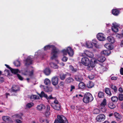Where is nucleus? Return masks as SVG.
<instances>
[{
  "label": "nucleus",
  "instance_id": "obj_19",
  "mask_svg": "<svg viewBox=\"0 0 123 123\" xmlns=\"http://www.w3.org/2000/svg\"><path fill=\"white\" fill-rule=\"evenodd\" d=\"M101 54L104 55L108 56L111 53V51L110 50H106L103 51L101 52Z\"/></svg>",
  "mask_w": 123,
  "mask_h": 123
},
{
  "label": "nucleus",
  "instance_id": "obj_48",
  "mask_svg": "<svg viewBox=\"0 0 123 123\" xmlns=\"http://www.w3.org/2000/svg\"><path fill=\"white\" fill-rule=\"evenodd\" d=\"M68 59V58L67 57L64 56L62 58V60L63 62H66L67 61Z\"/></svg>",
  "mask_w": 123,
  "mask_h": 123
},
{
  "label": "nucleus",
  "instance_id": "obj_40",
  "mask_svg": "<svg viewBox=\"0 0 123 123\" xmlns=\"http://www.w3.org/2000/svg\"><path fill=\"white\" fill-rule=\"evenodd\" d=\"M30 98L31 99H39V97L38 96L36 95H32L31 96Z\"/></svg>",
  "mask_w": 123,
  "mask_h": 123
},
{
  "label": "nucleus",
  "instance_id": "obj_59",
  "mask_svg": "<svg viewBox=\"0 0 123 123\" xmlns=\"http://www.w3.org/2000/svg\"><path fill=\"white\" fill-rule=\"evenodd\" d=\"M117 77H116L113 76L111 78V80H116L117 79Z\"/></svg>",
  "mask_w": 123,
  "mask_h": 123
},
{
  "label": "nucleus",
  "instance_id": "obj_44",
  "mask_svg": "<svg viewBox=\"0 0 123 123\" xmlns=\"http://www.w3.org/2000/svg\"><path fill=\"white\" fill-rule=\"evenodd\" d=\"M44 114L46 117H48L50 115V112L48 110L45 111Z\"/></svg>",
  "mask_w": 123,
  "mask_h": 123
},
{
  "label": "nucleus",
  "instance_id": "obj_20",
  "mask_svg": "<svg viewBox=\"0 0 123 123\" xmlns=\"http://www.w3.org/2000/svg\"><path fill=\"white\" fill-rule=\"evenodd\" d=\"M74 80V79L71 77L68 78L65 80L66 82L68 83H70L73 82Z\"/></svg>",
  "mask_w": 123,
  "mask_h": 123
},
{
  "label": "nucleus",
  "instance_id": "obj_17",
  "mask_svg": "<svg viewBox=\"0 0 123 123\" xmlns=\"http://www.w3.org/2000/svg\"><path fill=\"white\" fill-rule=\"evenodd\" d=\"M59 52L60 51L59 49L56 48V47L54 46V59L58 57V55Z\"/></svg>",
  "mask_w": 123,
  "mask_h": 123
},
{
  "label": "nucleus",
  "instance_id": "obj_15",
  "mask_svg": "<svg viewBox=\"0 0 123 123\" xmlns=\"http://www.w3.org/2000/svg\"><path fill=\"white\" fill-rule=\"evenodd\" d=\"M86 88L85 84L83 82H81L78 85V89H84Z\"/></svg>",
  "mask_w": 123,
  "mask_h": 123
},
{
  "label": "nucleus",
  "instance_id": "obj_33",
  "mask_svg": "<svg viewBox=\"0 0 123 123\" xmlns=\"http://www.w3.org/2000/svg\"><path fill=\"white\" fill-rule=\"evenodd\" d=\"M111 100L114 102H117L118 100V98L116 96H114L111 97Z\"/></svg>",
  "mask_w": 123,
  "mask_h": 123
},
{
  "label": "nucleus",
  "instance_id": "obj_9",
  "mask_svg": "<svg viewBox=\"0 0 123 123\" xmlns=\"http://www.w3.org/2000/svg\"><path fill=\"white\" fill-rule=\"evenodd\" d=\"M67 75L71 76V74L70 73L68 72H66L65 74L62 73L59 74L60 78L62 80H64L65 79L66 76Z\"/></svg>",
  "mask_w": 123,
  "mask_h": 123
},
{
  "label": "nucleus",
  "instance_id": "obj_52",
  "mask_svg": "<svg viewBox=\"0 0 123 123\" xmlns=\"http://www.w3.org/2000/svg\"><path fill=\"white\" fill-rule=\"evenodd\" d=\"M90 54H87L86 53H85V54L87 55V56L89 57L90 58H92L93 56V54L92 53H90Z\"/></svg>",
  "mask_w": 123,
  "mask_h": 123
},
{
  "label": "nucleus",
  "instance_id": "obj_38",
  "mask_svg": "<svg viewBox=\"0 0 123 123\" xmlns=\"http://www.w3.org/2000/svg\"><path fill=\"white\" fill-rule=\"evenodd\" d=\"M61 105L60 104L56 105L54 106V109L57 110H59L61 109Z\"/></svg>",
  "mask_w": 123,
  "mask_h": 123
},
{
  "label": "nucleus",
  "instance_id": "obj_58",
  "mask_svg": "<svg viewBox=\"0 0 123 123\" xmlns=\"http://www.w3.org/2000/svg\"><path fill=\"white\" fill-rule=\"evenodd\" d=\"M120 74L122 75H123V68H121L120 70Z\"/></svg>",
  "mask_w": 123,
  "mask_h": 123
},
{
  "label": "nucleus",
  "instance_id": "obj_22",
  "mask_svg": "<svg viewBox=\"0 0 123 123\" xmlns=\"http://www.w3.org/2000/svg\"><path fill=\"white\" fill-rule=\"evenodd\" d=\"M105 92L109 96H111L112 94L111 91L110 89L106 87L105 88Z\"/></svg>",
  "mask_w": 123,
  "mask_h": 123
},
{
  "label": "nucleus",
  "instance_id": "obj_16",
  "mask_svg": "<svg viewBox=\"0 0 123 123\" xmlns=\"http://www.w3.org/2000/svg\"><path fill=\"white\" fill-rule=\"evenodd\" d=\"M45 107V106L44 105L40 104L37 105V109L38 110L41 111L43 109H44Z\"/></svg>",
  "mask_w": 123,
  "mask_h": 123
},
{
  "label": "nucleus",
  "instance_id": "obj_47",
  "mask_svg": "<svg viewBox=\"0 0 123 123\" xmlns=\"http://www.w3.org/2000/svg\"><path fill=\"white\" fill-rule=\"evenodd\" d=\"M14 63L15 65L17 67L19 66L20 65V62L18 61H15L14 62Z\"/></svg>",
  "mask_w": 123,
  "mask_h": 123
},
{
  "label": "nucleus",
  "instance_id": "obj_23",
  "mask_svg": "<svg viewBox=\"0 0 123 123\" xmlns=\"http://www.w3.org/2000/svg\"><path fill=\"white\" fill-rule=\"evenodd\" d=\"M107 40L112 44H113L114 42V38L111 36H109L107 38Z\"/></svg>",
  "mask_w": 123,
  "mask_h": 123
},
{
  "label": "nucleus",
  "instance_id": "obj_26",
  "mask_svg": "<svg viewBox=\"0 0 123 123\" xmlns=\"http://www.w3.org/2000/svg\"><path fill=\"white\" fill-rule=\"evenodd\" d=\"M39 120L41 123H48L49 121L46 119H44L41 117L40 118Z\"/></svg>",
  "mask_w": 123,
  "mask_h": 123
},
{
  "label": "nucleus",
  "instance_id": "obj_62",
  "mask_svg": "<svg viewBox=\"0 0 123 123\" xmlns=\"http://www.w3.org/2000/svg\"><path fill=\"white\" fill-rule=\"evenodd\" d=\"M64 82L63 81L61 82L60 83V86H64Z\"/></svg>",
  "mask_w": 123,
  "mask_h": 123
},
{
  "label": "nucleus",
  "instance_id": "obj_50",
  "mask_svg": "<svg viewBox=\"0 0 123 123\" xmlns=\"http://www.w3.org/2000/svg\"><path fill=\"white\" fill-rule=\"evenodd\" d=\"M101 111L103 112H104L106 111V109L105 108V107H101Z\"/></svg>",
  "mask_w": 123,
  "mask_h": 123
},
{
  "label": "nucleus",
  "instance_id": "obj_31",
  "mask_svg": "<svg viewBox=\"0 0 123 123\" xmlns=\"http://www.w3.org/2000/svg\"><path fill=\"white\" fill-rule=\"evenodd\" d=\"M75 79L77 81H80L83 79V78L80 75H77L75 77Z\"/></svg>",
  "mask_w": 123,
  "mask_h": 123
},
{
  "label": "nucleus",
  "instance_id": "obj_18",
  "mask_svg": "<svg viewBox=\"0 0 123 123\" xmlns=\"http://www.w3.org/2000/svg\"><path fill=\"white\" fill-rule=\"evenodd\" d=\"M94 86V83L92 81H88L86 84L87 87L89 88H92Z\"/></svg>",
  "mask_w": 123,
  "mask_h": 123
},
{
  "label": "nucleus",
  "instance_id": "obj_39",
  "mask_svg": "<svg viewBox=\"0 0 123 123\" xmlns=\"http://www.w3.org/2000/svg\"><path fill=\"white\" fill-rule=\"evenodd\" d=\"M44 73L46 75H48L50 74V71L49 68H46L44 71Z\"/></svg>",
  "mask_w": 123,
  "mask_h": 123
},
{
  "label": "nucleus",
  "instance_id": "obj_4",
  "mask_svg": "<svg viewBox=\"0 0 123 123\" xmlns=\"http://www.w3.org/2000/svg\"><path fill=\"white\" fill-rule=\"evenodd\" d=\"M62 52L63 56L67 55L68 54L69 56H72L74 55L73 50L70 47H67L66 49H63Z\"/></svg>",
  "mask_w": 123,
  "mask_h": 123
},
{
  "label": "nucleus",
  "instance_id": "obj_30",
  "mask_svg": "<svg viewBox=\"0 0 123 123\" xmlns=\"http://www.w3.org/2000/svg\"><path fill=\"white\" fill-rule=\"evenodd\" d=\"M86 45L87 47L89 48H92L93 47V44L90 42H86Z\"/></svg>",
  "mask_w": 123,
  "mask_h": 123
},
{
  "label": "nucleus",
  "instance_id": "obj_63",
  "mask_svg": "<svg viewBox=\"0 0 123 123\" xmlns=\"http://www.w3.org/2000/svg\"><path fill=\"white\" fill-rule=\"evenodd\" d=\"M17 123H22V121L18 119L16 120Z\"/></svg>",
  "mask_w": 123,
  "mask_h": 123
},
{
  "label": "nucleus",
  "instance_id": "obj_1",
  "mask_svg": "<svg viewBox=\"0 0 123 123\" xmlns=\"http://www.w3.org/2000/svg\"><path fill=\"white\" fill-rule=\"evenodd\" d=\"M5 65L7 68L10 70L11 72L12 73L16 74L18 73H21L24 75H28L30 76H32L33 74V70H32L29 72L26 71L25 72V73H23L21 71H19V70L18 69H12L7 64H6Z\"/></svg>",
  "mask_w": 123,
  "mask_h": 123
},
{
  "label": "nucleus",
  "instance_id": "obj_8",
  "mask_svg": "<svg viewBox=\"0 0 123 123\" xmlns=\"http://www.w3.org/2000/svg\"><path fill=\"white\" fill-rule=\"evenodd\" d=\"M33 57L32 56H28L25 61V65L27 66L32 63Z\"/></svg>",
  "mask_w": 123,
  "mask_h": 123
},
{
  "label": "nucleus",
  "instance_id": "obj_13",
  "mask_svg": "<svg viewBox=\"0 0 123 123\" xmlns=\"http://www.w3.org/2000/svg\"><path fill=\"white\" fill-rule=\"evenodd\" d=\"M113 26H112L111 29L112 30L115 32H117L118 31V28H117L118 27L116 23H113L112 24Z\"/></svg>",
  "mask_w": 123,
  "mask_h": 123
},
{
  "label": "nucleus",
  "instance_id": "obj_2",
  "mask_svg": "<svg viewBox=\"0 0 123 123\" xmlns=\"http://www.w3.org/2000/svg\"><path fill=\"white\" fill-rule=\"evenodd\" d=\"M93 99L92 94L89 92L86 93L84 95L83 98V102L87 104L92 102Z\"/></svg>",
  "mask_w": 123,
  "mask_h": 123
},
{
  "label": "nucleus",
  "instance_id": "obj_56",
  "mask_svg": "<svg viewBox=\"0 0 123 123\" xmlns=\"http://www.w3.org/2000/svg\"><path fill=\"white\" fill-rule=\"evenodd\" d=\"M92 44H93L94 45H96V43H98V42L95 40H93L92 41Z\"/></svg>",
  "mask_w": 123,
  "mask_h": 123
},
{
  "label": "nucleus",
  "instance_id": "obj_5",
  "mask_svg": "<svg viewBox=\"0 0 123 123\" xmlns=\"http://www.w3.org/2000/svg\"><path fill=\"white\" fill-rule=\"evenodd\" d=\"M50 49L52 50L51 54V59L53 60L54 59V46L53 45L49 44L45 46L44 48V50Z\"/></svg>",
  "mask_w": 123,
  "mask_h": 123
},
{
  "label": "nucleus",
  "instance_id": "obj_35",
  "mask_svg": "<svg viewBox=\"0 0 123 123\" xmlns=\"http://www.w3.org/2000/svg\"><path fill=\"white\" fill-rule=\"evenodd\" d=\"M98 97L99 98H103L104 97V93L102 92H99L98 93Z\"/></svg>",
  "mask_w": 123,
  "mask_h": 123
},
{
  "label": "nucleus",
  "instance_id": "obj_54",
  "mask_svg": "<svg viewBox=\"0 0 123 123\" xmlns=\"http://www.w3.org/2000/svg\"><path fill=\"white\" fill-rule=\"evenodd\" d=\"M17 76L18 78L20 80H23V78L22 77L21 75L18 74H17Z\"/></svg>",
  "mask_w": 123,
  "mask_h": 123
},
{
  "label": "nucleus",
  "instance_id": "obj_10",
  "mask_svg": "<svg viewBox=\"0 0 123 123\" xmlns=\"http://www.w3.org/2000/svg\"><path fill=\"white\" fill-rule=\"evenodd\" d=\"M39 95L41 97H44L47 99H53V98L52 97L51 95H50L49 97H48L47 95L45 94L43 91L41 93L39 94Z\"/></svg>",
  "mask_w": 123,
  "mask_h": 123
},
{
  "label": "nucleus",
  "instance_id": "obj_3",
  "mask_svg": "<svg viewBox=\"0 0 123 123\" xmlns=\"http://www.w3.org/2000/svg\"><path fill=\"white\" fill-rule=\"evenodd\" d=\"M54 123H68L66 117L62 115H58L57 119L54 121Z\"/></svg>",
  "mask_w": 123,
  "mask_h": 123
},
{
  "label": "nucleus",
  "instance_id": "obj_34",
  "mask_svg": "<svg viewBox=\"0 0 123 123\" xmlns=\"http://www.w3.org/2000/svg\"><path fill=\"white\" fill-rule=\"evenodd\" d=\"M105 47L107 49H113V47L111 46V45L109 43H106L104 45Z\"/></svg>",
  "mask_w": 123,
  "mask_h": 123
},
{
  "label": "nucleus",
  "instance_id": "obj_42",
  "mask_svg": "<svg viewBox=\"0 0 123 123\" xmlns=\"http://www.w3.org/2000/svg\"><path fill=\"white\" fill-rule=\"evenodd\" d=\"M44 83L46 85H49L50 83V81L49 79H46L45 80Z\"/></svg>",
  "mask_w": 123,
  "mask_h": 123
},
{
  "label": "nucleus",
  "instance_id": "obj_21",
  "mask_svg": "<svg viewBox=\"0 0 123 123\" xmlns=\"http://www.w3.org/2000/svg\"><path fill=\"white\" fill-rule=\"evenodd\" d=\"M110 88L113 90L115 93H117V88L115 85L111 84L110 85Z\"/></svg>",
  "mask_w": 123,
  "mask_h": 123
},
{
  "label": "nucleus",
  "instance_id": "obj_61",
  "mask_svg": "<svg viewBox=\"0 0 123 123\" xmlns=\"http://www.w3.org/2000/svg\"><path fill=\"white\" fill-rule=\"evenodd\" d=\"M4 81V78L2 77H0V83L3 82Z\"/></svg>",
  "mask_w": 123,
  "mask_h": 123
},
{
  "label": "nucleus",
  "instance_id": "obj_24",
  "mask_svg": "<svg viewBox=\"0 0 123 123\" xmlns=\"http://www.w3.org/2000/svg\"><path fill=\"white\" fill-rule=\"evenodd\" d=\"M12 90L13 92H16L19 90V87L18 86L14 85L12 87Z\"/></svg>",
  "mask_w": 123,
  "mask_h": 123
},
{
  "label": "nucleus",
  "instance_id": "obj_25",
  "mask_svg": "<svg viewBox=\"0 0 123 123\" xmlns=\"http://www.w3.org/2000/svg\"><path fill=\"white\" fill-rule=\"evenodd\" d=\"M34 105V103L33 102L29 103L26 104L25 106V108L26 109H30Z\"/></svg>",
  "mask_w": 123,
  "mask_h": 123
},
{
  "label": "nucleus",
  "instance_id": "obj_27",
  "mask_svg": "<svg viewBox=\"0 0 123 123\" xmlns=\"http://www.w3.org/2000/svg\"><path fill=\"white\" fill-rule=\"evenodd\" d=\"M2 118L3 121L8 123L11 120L10 118L7 116H4Z\"/></svg>",
  "mask_w": 123,
  "mask_h": 123
},
{
  "label": "nucleus",
  "instance_id": "obj_51",
  "mask_svg": "<svg viewBox=\"0 0 123 123\" xmlns=\"http://www.w3.org/2000/svg\"><path fill=\"white\" fill-rule=\"evenodd\" d=\"M88 77L90 80H92L94 78V76L92 74L88 76Z\"/></svg>",
  "mask_w": 123,
  "mask_h": 123
},
{
  "label": "nucleus",
  "instance_id": "obj_43",
  "mask_svg": "<svg viewBox=\"0 0 123 123\" xmlns=\"http://www.w3.org/2000/svg\"><path fill=\"white\" fill-rule=\"evenodd\" d=\"M100 111L99 109H95L93 111V113L95 114H98L100 112Z\"/></svg>",
  "mask_w": 123,
  "mask_h": 123
},
{
  "label": "nucleus",
  "instance_id": "obj_55",
  "mask_svg": "<svg viewBox=\"0 0 123 123\" xmlns=\"http://www.w3.org/2000/svg\"><path fill=\"white\" fill-rule=\"evenodd\" d=\"M54 103L56 104V105H57L58 104H60V103H59L58 102V101L56 100V98L55 97H54Z\"/></svg>",
  "mask_w": 123,
  "mask_h": 123
},
{
  "label": "nucleus",
  "instance_id": "obj_11",
  "mask_svg": "<svg viewBox=\"0 0 123 123\" xmlns=\"http://www.w3.org/2000/svg\"><path fill=\"white\" fill-rule=\"evenodd\" d=\"M104 35L102 33H99L97 35V38L100 41H104L105 40V38L104 36Z\"/></svg>",
  "mask_w": 123,
  "mask_h": 123
},
{
  "label": "nucleus",
  "instance_id": "obj_29",
  "mask_svg": "<svg viewBox=\"0 0 123 123\" xmlns=\"http://www.w3.org/2000/svg\"><path fill=\"white\" fill-rule=\"evenodd\" d=\"M106 100L105 98L104 99L103 101L100 104L101 107H105V106L106 105Z\"/></svg>",
  "mask_w": 123,
  "mask_h": 123
},
{
  "label": "nucleus",
  "instance_id": "obj_49",
  "mask_svg": "<svg viewBox=\"0 0 123 123\" xmlns=\"http://www.w3.org/2000/svg\"><path fill=\"white\" fill-rule=\"evenodd\" d=\"M100 62H103L105 61V58L104 57H101L100 58Z\"/></svg>",
  "mask_w": 123,
  "mask_h": 123
},
{
  "label": "nucleus",
  "instance_id": "obj_53",
  "mask_svg": "<svg viewBox=\"0 0 123 123\" xmlns=\"http://www.w3.org/2000/svg\"><path fill=\"white\" fill-rule=\"evenodd\" d=\"M75 86L73 85H71L70 86V91L72 92L73 90L75 89Z\"/></svg>",
  "mask_w": 123,
  "mask_h": 123
},
{
  "label": "nucleus",
  "instance_id": "obj_6",
  "mask_svg": "<svg viewBox=\"0 0 123 123\" xmlns=\"http://www.w3.org/2000/svg\"><path fill=\"white\" fill-rule=\"evenodd\" d=\"M95 61L94 60L91 59L90 61V64L89 63L87 66V68L88 70H92L95 67Z\"/></svg>",
  "mask_w": 123,
  "mask_h": 123
},
{
  "label": "nucleus",
  "instance_id": "obj_32",
  "mask_svg": "<svg viewBox=\"0 0 123 123\" xmlns=\"http://www.w3.org/2000/svg\"><path fill=\"white\" fill-rule=\"evenodd\" d=\"M108 106L109 108L112 109H114L116 107L115 105L112 102L109 103L108 104Z\"/></svg>",
  "mask_w": 123,
  "mask_h": 123
},
{
  "label": "nucleus",
  "instance_id": "obj_7",
  "mask_svg": "<svg viewBox=\"0 0 123 123\" xmlns=\"http://www.w3.org/2000/svg\"><path fill=\"white\" fill-rule=\"evenodd\" d=\"M81 61L82 63L85 66L88 65L90 62L89 59L86 57H84L82 58Z\"/></svg>",
  "mask_w": 123,
  "mask_h": 123
},
{
  "label": "nucleus",
  "instance_id": "obj_46",
  "mask_svg": "<svg viewBox=\"0 0 123 123\" xmlns=\"http://www.w3.org/2000/svg\"><path fill=\"white\" fill-rule=\"evenodd\" d=\"M118 98L120 101H122L123 100V94H119L118 95Z\"/></svg>",
  "mask_w": 123,
  "mask_h": 123
},
{
  "label": "nucleus",
  "instance_id": "obj_37",
  "mask_svg": "<svg viewBox=\"0 0 123 123\" xmlns=\"http://www.w3.org/2000/svg\"><path fill=\"white\" fill-rule=\"evenodd\" d=\"M23 115V114L22 113H21L19 114H15L14 116V117L16 118H19L20 119H22L21 116Z\"/></svg>",
  "mask_w": 123,
  "mask_h": 123
},
{
  "label": "nucleus",
  "instance_id": "obj_60",
  "mask_svg": "<svg viewBox=\"0 0 123 123\" xmlns=\"http://www.w3.org/2000/svg\"><path fill=\"white\" fill-rule=\"evenodd\" d=\"M72 68H71L72 70L73 71H74V72H76L77 71V69H74V67H73V66H71Z\"/></svg>",
  "mask_w": 123,
  "mask_h": 123
},
{
  "label": "nucleus",
  "instance_id": "obj_36",
  "mask_svg": "<svg viewBox=\"0 0 123 123\" xmlns=\"http://www.w3.org/2000/svg\"><path fill=\"white\" fill-rule=\"evenodd\" d=\"M53 89L51 87H48L47 86H46L45 88H44V90L46 92H51Z\"/></svg>",
  "mask_w": 123,
  "mask_h": 123
},
{
  "label": "nucleus",
  "instance_id": "obj_14",
  "mask_svg": "<svg viewBox=\"0 0 123 123\" xmlns=\"http://www.w3.org/2000/svg\"><path fill=\"white\" fill-rule=\"evenodd\" d=\"M114 115L115 117L117 118V120L119 121V122H121L122 121L121 120L122 117L119 113L117 112H115L114 113Z\"/></svg>",
  "mask_w": 123,
  "mask_h": 123
},
{
  "label": "nucleus",
  "instance_id": "obj_57",
  "mask_svg": "<svg viewBox=\"0 0 123 123\" xmlns=\"http://www.w3.org/2000/svg\"><path fill=\"white\" fill-rule=\"evenodd\" d=\"M118 90L121 93H122L123 92V90L122 88L121 87H120L119 88Z\"/></svg>",
  "mask_w": 123,
  "mask_h": 123
},
{
  "label": "nucleus",
  "instance_id": "obj_12",
  "mask_svg": "<svg viewBox=\"0 0 123 123\" xmlns=\"http://www.w3.org/2000/svg\"><path fill=\"white\" fill-rule=\"evenodd\" d=\"M105 119V116L103 114H100L98 115L96 118L97 120L101 122L102 120H104Z\"/></svg>",
  "mask_w": 123,
  "mask_h": 123
},
{
  "label": "nucleus",
  "instance_id": "obj_41",
  "mask_svg": "<svg viewBox=\"0 0 123 123\" xmlns=\"http://www.w3.org/2000/svg\"><path fill=\"white\" fill-rule=\"evenodd\" d=\"M58 82V79L57 77H54V86L57 84Z\"/></svg>",
  "mask_w": 123,
  "mask_h": 123
},
{
  "label": "nucleus",
  "instance_id": "obj_45",
  "mask_svg": "<svg viewBox=\"0 0 123 123\" xmlns=\"http://www.w3.org/2000/svg\"><path fill=\"white\" fill-rule=\"evenodd\" d=\"M5 74L6 75L8 76L10 75V73L11 72V71L7 70H6L4 71Z\"/></svg>",
  "mask_w": 123,
  "mask_h": 123
},
{
  "label": "nucleus",
  "instance_id": "obj_28",
  "mask_svg": "<svg viewBox=\"0 0 123 123\" xmlns=\"http://www.w3.org/2000/svg\"><path fill=\"white\" fill-rule=\"evenodd\" d=\"M119 12V11L116 9H113L112 11V13L114 15H118Z\"/></svg>",
  "mask_w": 123,
  "mask_h": 123
},
{
  "label": "nucleus",
  "instance_id": "obj_64",
  "mask_svg": "<svg viewBox=\"0 0 123 123\" xmlns=\"http://www.w3.org/2000/svg\"><path fill=\"white\" fill-rule=\"evenodd\" d=\"M50 65L51 67L53 68L54 67V63H50Z\"/></svg>",
  "mask_w": 123,
  "mask_h": 123
}]
</instances>
